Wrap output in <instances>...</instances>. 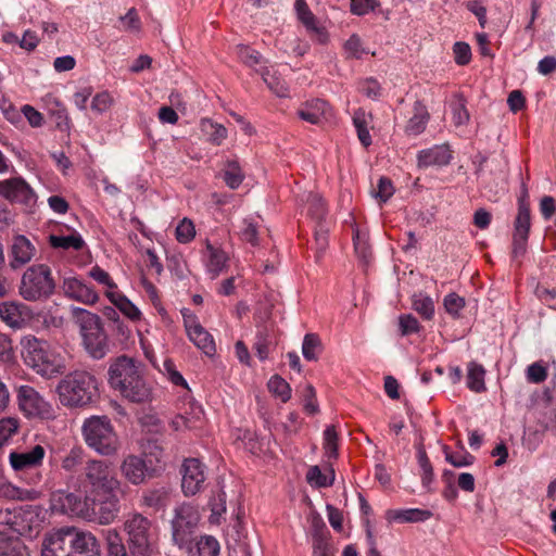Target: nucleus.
Listing matches in <instances>:
<instances>
[{"mask_svg":"<svg viewBox=\"0 0 556 556\" xmlns=\"http://www.w3.org/2000/svg\"><path fill=\"white\" fill-rule=\"evenodd\" d=\"M109 382L130 402L144 403L152 399V388L143 377V367L132 357L122 355L112 361Z\"/></svg>","mask_w":556,"mask_h":556,"instance_id":"obj_1","label":"nucleus"},{"mask_svg":"<svg viewBox=\"0 0 556 556\" xmlns=\"http://www.w3.org/2000/svg\"><path fill=\"white\" fill-rule=\"evenodd\" d=\"M41 556H101V546L92 532L66 526L45 538Z\"/></svg>","mask_w":556,"mask_h":556,"instance_id":"obj_2","label":"nucleus"},{"mask_svg":"<svg viewBox=\"0 0 556 556\" xmlns=\"http://www.w3.org/2000/svg\"><path fill=\"white\" fill-rule=\"evenodd\" d=\"M20 353L24 364L45 379L55 378L66 370L64 357L49 341L34 334L21 338Z\"/></svg>","mask_w":556,"mask_h":556,"instance_id":"obj_3","label":"nucleus"},{"mask_svg":"<svg viewBox=\"0 0 556 556\" xmlns=\"http://www.w3.org/2000/svg\"><path fill=\"white\" fill-rule=\"evenodd\" d=\"M77 480L93 503L97 497L112 495L121 488L114 464L105 459L89 458Z\"/></svg>","mask_w":556,"mask_h":556,"instance_id":"obj_4","label":"nucleus"},{"mask_svg":"<svg viewBox=\"0 0 556 556\" xmlns=\"http://www.w3.org/2000/svg\"><path fill=\"white\" fill-rule=\"evenodd\" d=\"M123 531L126 534V544L143 556H156L159 552L157 527L147 516L138 511H130L125 516Z\"/></svg>","mask_w":556,"mask_h":556,"instance_id":"obj_5","label":"nucleus"},{"mask_svg":"<svg viewBox=\"0 0 556 556\" xmlns=\"http://www.w3.org/2000/svg\"><path fill=\"white\" fill-rule=\"evenodd\" d=\"M58 393L64 406H86L98 395L97 379L86 370H75L59 382Z\"/></svg>","mask_w":556,"mask_h":556,"instance_id":"obj_6","label":"nucleus"},{"mask_svg":"<svg viewBox=\"0 0 556 556\" xmlns=\"http://www.w3.org/2000/svg\"><path fill=\"white\" fill-rule=\"evenodd\" d=\"M74 316L86 352L94 359L103 358L110 351V343L100 316L79 307L74 308Z\"/></svg>","mask_w":556,"mask_h":556,"instance_id":"obj_7","label":"nucleus"},{"mask_svg":"<svg viewBox=\"0 0 556 556\" xmlns=\"http://www.w3.org/2000/svg\"><path fill=\"white\" fill-rule=\"evenodd\" d=\"M87 446L101 456H113L119 450V439L106 416H91L81 426Z\"/></svg>","mask_w":556,"mask_h":556,"instance_id":"obj_8","label":"nucleus"},{"mask_svg":"<svg viewBox=\"0 0 556 556\" xmlns=\"http://www.w3.org/2000/svg\"><path fill=\"white\" fill-rule=\"evenodd\" d=\"M55 290L52 270L47 264H34L22 275L18 286L20 295L27 302L48 300Z\"/></svg>","mask_w":556,"mask_h":556,"instance_id":"obj_9","label":"nucleus"},{"mask_svg":"<svg viewBox=\"0 0 556 556\" xmlns=\"http://www.w3.org/2000/svg\"><path fill=\"white\" fill-rule=\"evenodd\" d=\"M45 456V447L36 444L28 451H12L9 464L21 480L29 485H38L43 479L40 468Z\"/></svg>","mask_w":556,"mask_h":556,"instance_id":"obj_10","label":"nucleus"},{"mask_svg":"<svg viewBox=\"0 0 556 556\" xmlns=\"http://www.w3.org/2000/svg\"><path fill=\"white\" fill-rule=\"evenodd\" d=\"M17 515L10 510L0 511V556H29L28 549L20 539Z\"/></svg>","mask_w":556,"mask_h":556,"instance_id":"obj_11","label":"nucleus"},{"mask_svg":"<svg viewBox=\"0 0 556 556\" xmlns=\"http://www.w3.org/2000/svg\"><path fill=\"white\" fill-rule=\"evenodd\" d=\"M200 520L198 509L188 503H182L175 508L172 520V534L174 542L180 547L192 540V534Z\"/></svg>","mask_w":556,"mask_h":556,"instance_id":"obj_12","label":"nucleus"},{"mask_svg":"<svg viewBox=\"0 0 556 556\" xmlns=\"http://www.w3.org/2000/svg\"><path fill=\"white\" fill-rule=\"evenodd\" d=\"M180 473L182 476L181 491L185 496H193L204 490L207 467L202 460L195 457L185 458Z\"/></svg>","mask_w":556,"mask_h":556,"instance_id":"obj_13","label":"nucleus"},{"mask_svg":"<svg viewBox=\"0 0 556 556\" xmlns=\"http://www.w3.org/2000/svg\"><path fill=\"white\" fill-rule=\"evenodd\" d=\"M90 496L86 494L85 500L80 495L64 490L54 491L51 494V509L65 515L76 516L85 519L91 518L88 506Z\"/></svg>","mask_w":556,"mask_h":556,"instance_id":"obj_14","label":"nucleus"},{"mask_svg":"<svg viewBox=\"0 0 556 556\" xmlns=\"http://www.w3.org/2000/svg\"><path fill=\"white\" fill-rule=\"evenodd\" d=\"M531 228L530 204L527 201V191L518 200V213L514 222L513 254L523 255Z\"/></svg>","mask_w":556,"mask_h":556,"instance_id":"obj_15","label":"nucleus"},{"mask_svg":"<svg viewBox=\"0 0 556 556\" xmlns=\"http://www.w3.org/2000/svg\"><path fill=\"white\" fill-rule=\"evenodd\" d=\"M20 409L27 417H49L52 407L33 387L21 386L16 390Z\"/></svg>","mask_w":556,"mask_h":556,"instance_id":"obj_16","label":"nucleus"},{"mask_svg":"<svg viewBox=\"0 0 556 556\" xmlns=\"http://www.w3.org/2000/svg\"><path fill=\"white\" fill-rule=\"evenodd\" d=\"M30 308L17 301H4L0 303V319L10 328L21 329L30 318Z\"/></svg>","mask_w":556,"mask_h":556,"instance_id":"obj_17","label":"nucleus"},{"mask_svg":"<svg viewBox=\"0 0 556 556\" xmlns=\"http://www.w3.org/2000/svg\"><path fill=\"white\" fill-rule=\"evenodd\" d=\"M63 291L66 298L86 305H93L99 299L98 293L92 287L77 278L64 279Z\"/></svg>","mask_w":556,"mask_h":556,"instance_id":"obj_18","label":"nucleus"},{"mask_svg":"<svg viewBox=\"0 0 556 556\" xmlns=\"http://www.w3.org/2000/svg\"><path fill=\"white\" fill-rule=\"evenodd\" d=\"M453 152L448 144H437L417 154L418 167L445 166L450 164Z\"/></svg>","mask_w":556,"mask_h":556,"instance_id":"obj_19","label":"nucleus"},{"mask_svg":"<svg viewBox=\"0 0 556 556\" xmlns=\"http://www.w3.org/2000/svg\"><path fill=\"white\" fill-rule=\"evenodd\" d=\"M121 471L128 482L139 485L146 481L148 466L143 457L127 455L121 464Z\"/></svg>","mask_w":556,"mask_h":556,"instance_id":"obj_20","label":"nucleus"},{"mask_svg":"<svg viewBox=\"0 0 556 556\" xmlns=\"http://www.w3.org/2000/svg\"><path fill=\"white\" fill-rule=\"evenodd\" d=\"M204 257L206 270L213 279L227 268L229 261L227 253L220 247L213 245L208 240L205 243Z\"/></svg>","mask_w":556,"mask_h":556,"instance_id":"obj_21","label":"nucleus"},{"mask_svg":"<svg viewBox=\"0 0 556 556\" xmlns=\"http://www.w3.org/2000/svg\"><path fill=\"white\" fill-rule=\"evenodd\" d=\"M35 251V247L26 237H15L11 247V267L15 269L30 262Z\"/></svg>","mask_w":556,"mask_h":556,"instance_id":"obj_22","label":"nucleus"},{"mask_svg":"<svg viewBox=\"0 0 556 556\" xmlns=\"http://www.w3.org/2000/svg\"><path fill=\"white\" fill-rule=\"evenodd\" d=\"M329 104L320 99H313L303 103L296 114L298 116L313 125H318L325 119Z\"/></svg>","mask_w":556,"mask_h":556,"instance_id":"obj_23","label":"nucleus"},{"mask_svg":"<svg viewBox=\"0 0 556 556\" xmlns=\"http://www.w3.org/2000/svg\"><path fill=\"white\" fill-rule=\"evenodd\" d=\"M186 328L189 339L197 348L207 356L215 354L216 346L213 337L199 323L187 324Z\"/></svg>","mask_w":556,"mask_h":556,"instance_id":"obj_24","label":"nucleus"},{"mask_svg":"<svg viewBox=\"0 0 556 556\" xmlns=\"http://www.w3.org/2000/svg\"><path fill=\"white\" fill-rule=\"evenodd\" d=\"M432 517V513L428 509L420 508H406V509H389L386 513V518L389 521L400 523L406 522H422Z\"/></svg>","mask_w":556,"mask_h":556,"instance_id":"obj_25","label":"nucleus"},{"mask_svg":"<svg viewBox=\"0 0 556 556\" xmlns=\"http://www.w3.org/2000/svg\"><path fill=\"white\" fill-rule=\"evenodd\" d=\"M106 498L104 501H100L98 510L94 511L92 509L91 516H96V520L100 525H110L115 520L119 513V500L116 496V493L112 495H105Z\"/></svg>","mask_w":556,"mask_h":556,"instance_id":"obj_26","label":"nucleus"},{"mask_svg":"<svg viewBox=\"0 0 556 556\" xmlns=\"http://www.w3.org/2000/svg\"><path fill=\"white\" fill-rule=\"evenodd\" d=\"M40 492L35 489H24L14 485L8 480L0 479V498L13 501H35L39 498Z\"/></svg>","mask_w":556,"mask_h":556,"instance_id":"obj_27","label":"nucleus"},{"mask_svg":"<svg viewBox=\"0 0 556 556\" xmlns=\"http://www.w3.org/2000/svg\"><path fill=\"white\" fill-rule=\"evenodd\" d=\"M105 294L110 302L131 321H138L141 319V312L139 308L123 293L116 290H108Z\"/></svg>","mask_w":556,"mask_h":556,"instance_id":"obj_28","label":"nucleus"},{"mask_svg":"<svg viewBox=\"0 0 556 556\" xmlns=\"http://www.w3.org/2000/svg\"><path fill=\"white\" fill-rule=\"evenodd\" d=\"M429 118L427 106L422 102L416 101L414 103V114L405 126V132L408 136L420 135L426 129Z\"/></svg>","mask_w":556,"mask_h":556,"instance_id":"obj_29","label":"nucleus"},{"mask_svg":"<svg viewBox=\"0 0 556 556\" xmlns=\"http://www.w3.org/2000/svg\"><path fill=\"white\" fill-rule=\"evenodd\" d=\"M256 72L261 74L264 83L277 97L286 98L289 96V87L276 70L266 66L256 70Z\"/></svg>","mask_w":556,"mask_h":556,"instance_id":"obj_30","label":"nucleus"},{"mask_svg":"<svg viewBox=\"0 0 556 556\" xmlns=\"http://www.w3.org/2000/svg\"><path fill=\"white\" fill-rule=\"evenodd\" d=\"M89 458L81 446L75 445L62 456L61 468L65 472H76L80 467L84 468L86 466Z\"/></svg>","mask_w":556,"mask_h":556,"instance_id":"obj_31","label":"nucleus"},{"mask_svg":"<svg viewBox=\"0 0 556 556\" xmlns=\"http://www.w3.org/2000/svg\"><path fill=\"white\" fill-rule=\"evenodd\" d=\"M168 491L165 488L146 490L140 500V506L154 510L163 509L167 505Z\"/></svg>","mask_w":556,"mask_h":556,"instance_id":"obj_32","label":"nucleus"},{"mask_svg":"<svg viewBox=\"0 0 556 556\" xmlns=\"http://www.w3.org/2000/svg\"><path fill=\"white\" fill-rule=\"evenodd\" d=\"M372 116L363 109H358L353 114V125L356 128L357 137L361 143L367 148L371 144V136L369 134L368 124Z\"/></svg>","mask_w":556,"mask_h":556,"instance_id":"obj_33","label":"nucleus"},{"mask_svg":"<svg viewBox=\"0 0 556 556\" xmlns=\"http://www.w3.org/2000/svg\"><path fill=\"white\" fill-rule=\"evenodd\" d=\"M484 378V367L476 362H470L467 368V387L477 393L484 392L486 390Z\"/></svg>","mask_w":556,"mask_h":556,"instance_id":"obj_34","label":"nucleus"},{"mask_svg":"<svg viewBox=\"0 0 556 556\" xmlns=\"http://www.w3.org/2000/svg\"><path fill=\"white\" fill-rule=\"evenodd\" d=\"M236 54L244 65L255 68V71L262 70V67H266L264 65L266 61L264 60L263 55L249 46L238 45L236 47Z\"/></svg>","mask_w":556,"mask_h":556,"instance_id":"obj_35","label":"nucleus"},{"mask_svg":"<svg viewBox=\"0 0 556 556\" xmlns=\"http://www.w3.org/2000/svg\"><path fill=\"white\" fill-rule=\"evenodd\" d=\"M413 309L425 320H431L434 317V302L430 295L418 292L412 296Z\"/></svg>","mask_w":556,"mask_h":556,"instance_id":"obj_36","label":"nucleus"},{"mask_svg":"<svg viewBox=\"0 0 556 556\" xmlns=\"http://www.w3.org/2000/svg\"><path fill=\"white\" fill-rule=\"evenodd\" d=\"M49 243L54 249H63V250H75L80 251L85 241L81 236L77 232L71 233L68 236H56L51 235L49 237Z\"/></svg>","mask_w":556,"mask_h":556,"instance_id":"obj_37","label":"nucleus"},{"mask_svg":"<svg viewBox=\"0 0 556 556\" xmlns=\"http://www.w3.org/2000/svg\"><path fill=\"white\" fill-rule=\"evenodd\" d=\"M417 460L421 469V484L427 491H431L430 486L434 480V472L427 452L422 445L417 447Z\"/></svg>","mask_w":556,"mask_h":556,"instance_id":"obj_38","label":"nucleus"},{"mask_svg":"<svg viewBox=\"0 0 556 556\" xmlns=\"http://www.w3.org/2000/svg\"><path fill=\"white\" fill-rule=\"evenodd\" d=\"M28 191L26 182L20 178L0 181V194L7 199H17Z\"/></svg>","mask_w":556,"mask_h":556,"instance_id":"obj_39","label":"nucleus"},{"mask_svg":"<svg viewBox=\"0 0 556 556\" xmlns=\"http://www.w3.org/2000/svg\"><path fill=\"white\" fill-rule=\"evenodd\" d=\"M244 175L236 160H229L226 162L224 169V181L231 189H237L243 181Z\"/></svg>","mask_w":556,"mask_h":556,"instance_id":"obj_40","label":"nucleus"},{"mask_svg":"<svg viewBox=\"0 0 556 556\" xmlns=\"http://www.w3.org/2000/svg\"><path fill=\"white\" fill-rule=\"evenodd\" d=\"M268 390L275 396L279 397L281 402L287 403L291 399V387L290 384L279 375H274L268 383Z\"/></svg>","mask_w":556,"mask_h":556,"instance_id":"obj_41","label":"nucleus"},{"mask_svg":"<svg viewBox=\"0 0 556 556\" xmlns=\"http://www.w3.org/2000/svg\"><path fill=\"white\" fill-rule=\"evenodd\" d=\"M306 203L308 215L320 223L327 214L326 203L323 198L317 193L309 192Z\"/></svg>","mask_w":556,"mask_h":556,"instance_id":"obj_42","label":"nucleus"},{"mask_svg":"<svg viewBox=\"0 0 556 556\" xmlns=\"http://www.w3.org/2000/svg\"><path fill=\"white\" fill-rule=\"evenodd\" d=\"M202 130L208 136L210 142L215 146H220L228 135L225 126L210 119L202 122Z\"/></svg>","mask_w":556,"mask_h":556,"instance_id":"obj_43","label":"nucleus"},{"mask_svg":"<svg viewBox=\"0 0 556 556\" xmlns=\"http://www.w3.org/2000/svg\"><path fill=\"white\" fill-rule=\"evenodd\" d=\"M306 481L314 488H328L333 484L334 473L333 470H331V477L329 478L321 472L318 466H311L306 472Z\"/></svg>","mask_w":556,"mask_h":556,"instance_id":"obj_44","label":"nucleus"},{"mask_svg":"<svg viewBox=\"0 0 556 556\" xmlns=\"http://www.w3.org/2000/svg\"><path fill=\"white\" fill-rule=\"evenodd\" d=\"M321 352V342L317 334L307 333L303 339L302 353L306 361H316Z\"/></svg>","mask_w":556,"mask_h":556,"instance_id":"obj_45","label":"nucleus"},{"mask_svg":"<svg viewBox=\"0 0 556 556\" xmlns=\"http://www.w3.org/2000/svg\"><path fill=\"white\" fill-rule=\"evenodd\" d=\"M227 495L223 490H219L210 500L211 517L213 523H219L223 515L226 513Z\"/></svg>","mask_w":556,"mask_h":556,"instance_id":"obj_46","label":"nucleus"},{"mask_svg":"<svg viewBox=\"0 0 556 556\" xmlns=\"http://www.w3.org/2000/svg\"><path fill=\"white\" fill-rule=\"evenodd\" d=\"M20 429V420L15 417L0 419V448L12 439Z\"/></svg>","mask_w":556,"mask_h":556,"instance_id":"obj_47","label":"nucleus"},{"mask_svg":"<svg viewBox=\"0 0 556 556\" xmlns=\"http://www.w3.org/2000/svg\"><path fill=\"white\" fill-rule=\"evenodd\" d=\"M465 305V299L455 292L446 294L443 299L445 312L454 319H458L460 317V312Z\"/></svg>","mask_w":556,"mask_h":556,"instance_id":"obj_48","label":"nucleus"},{"mask_svg":"<svg viewBox=\"0 0 556 556\" xmlns=\"http://www.w3.org/2000/svg\"><path fill=\"white\" fill-rule=\"evenodd\" d=\"M456 101L452 104L453 121L456 126L465 125L469 122L470 115L466 108V100L462 94H456Z\"/></svg>","mask_w":556,"mask_h":556,"instance_id":"obj_49","label":"nucleus"},{"mask_svg":"<svg viewBox=\"0 0 556 556\" xmlns=\"http://www.w3.org/2000/svg\"><path fill=\"white\" fill-rule=\"evenodd\" d=\"M176 240L179 243H189L195 237V227L191 219L184 218L176 227Z\"/></svg>","mask_w":556,"mask_h":556,"instance_id":"obj_50","label":"nucleus"},{"mask_svg":"<svg viewBox=\"0 0 556 556\" xmlns=\"http://www.w3.org/2000/svg\"><path fill=\"white\" fill-rule=\"evenodd\" d=\"M420 329L421 325L412 314H402L399 316V330L402 337L418 333Z\"/></svg>","mask_w":556,"mask_h":556,"instance_id":"obj_51","label":"nucleus"},{"mask_svg":"<svg viewBox=\"0 0 556 556\" xmlns=\"http://www.w3.org/2000/svg\"><path fill=\"white\" fill-rule=\"evenodd\" d=\"M324 450L329 458L338 456V434L333 426H328L324 431Z\"/></svg>","mask_w":556,"mask_h":556,"instance_id":"obj_52","label":"nucleus"},{"mask_svg":"<svg viewBox=\"0 0 556 556\" xmlns=\"http://www.w3.org/2000/svg\"><path fill=\"white\" fill-rule=\"evenodd\" d=\"M243 227L240 230L242 240L251 243L253 247L258 244V226L253 218L243 219Z\"/></svg>","mask_w":556,"mask_h":556,"instance_id":"obj_53","label":"nucleus"},{"mask_svg":"<svg viewBox=\"0 0 556 556\" xmlns=\"http://www.w3.org/2000/svg\"><path fill=\"white\" fill-rule=\"evenodd\" d=\"M302 399L305 413H307L308 415H315L319 412L316 399V391L312 384L305 386L302 392Z\"/></svg>","mask_w":556,"mask_h":556,"instance_id":"obj_54","label":"nucleus"},{"mask_svg":"<svg viewBox=\"0 0 556 556\" xmlns=\"http://www.w3.org/2000/svg\"><path fill=\"white\" fill-rule=\"evenodd\" d=\"M344 49L351 56L357 59L362 58L364 54H376L374 51H370L369 48L364 47L361 37H350L344 43Z\"/></svg>","mask_w":556,"mask_h":556,"instance_id":"obj_55","label":"nucleus"},{"mask_svg":"<svg viewBox=\"0 0 556 556\" xmlns=\"http://www.w3.org/2000/svg\"><path fill=\"white\" fill-rule=\"evenodd\" d=\"M526 377L530 383H542L547 378V369L541 362H535L528 366Z\"/></svg>","mask_w":556,"mask_h":556,"instance_id":"obj_56","label":"nucleus"},{"mask_svg":"<svg viewBox=\"0 0 556 556\" xmlns=\"http://www.w3.org/2000/svg\"><path fill=\"white\" fill-rule=\"evenodd\" d=\"M140 18L136 9H130L124 16L119 18V30L122 31H139Z\"/></svg>","mask_w":556,"mask_h":556,"instance_id":"obj_57","label":"nucleus"},{"mask_svg":"<svg viewBox=\"0 0 556 556\" xmlns=\"http://www.w3.org/2000/svg\"><path fill=\"white\" fill-rule=\"evenodd\" d=\"M394 193L392 181L387 177H380L377 188L374 189L372 194L380 202L386 203Z\"/></svg>","mask_w":556,"mask_h":556,"instance_id":"obj_58","label":"nucleus"},{"mask_svg":"<svg viewBox=\"0 0 556 556\" xmlns=\"http://www.w3.org/2000/svg\"><path fill=\"white\" fill-rule=\"evenodd\" d=\"M270 343L271 342L269 337L265 331L257 332L255 342L253 344V350L255 351V354L260 361H265L268 358Z\"/></svg>","mask_w":556,"mask_h":556,"instance_id":"obj_59","label":"nucleus"},{"mask_svg":"<svg viewBox=\"0 0 556 556\" xmlns=\"http://www.w3.org/2000/svg\"><path fill=\"white\" fill-rule=\"evenodd\" d=\"M353 242L356 255L365 263H368L371 256V249L365 237H362L358 230L353 233Z\"/></svg>","mask_w":556,"mask_h":556,"instance_id":"obj_60","label":"nucleus"},{"mask_svg":"<svg viewBox=\"0 0 556 556\" xmlns=\"http://www.w3.org/2000/svg\"><path fill=\"white\" fill-rule=\"evenodd\" d=\"M444 453L446 462L457 468L470 466L475 460L470 453H451L447 446H444Z\"/></svg>","mask_w":556,"mask_h":556,"instance_id":"obj_61","label":"nucleus"},{"mask_svg":"<svg viewBox=\"0 0 556 556\" xmlns=\"http://www.w3.org/2000/svg\"><path fill=\"white\" fill-rule=\"evenodd\" d=\"M219 543L213 536H205L198 543V556H218Z\"/></svg>","mask_w":556,"mask_h":556,"instance_id":"obj_62","label":"nucleus"},{"mask_svg":"<svg viewBox=\"0 0 556 556\" xmlns=\"http://www.w3.org/2000/svg\"><path fill=\"white\" fill-rule=\"evenodd\" d=\"M358 90L372 100L381 96V86L375 78H365L358 83Z\"/></svg>","mask_w":556,"mask_h":556,"instance_id":"obj_63","label":"nucleus"},{"mask_svg":"<svg viewBox=\"0 0 556 556\" xmlns=\"http://www.w3.org/2000/svg\"><path fill=\"white\" fill-rule=\"evenodd\" d=\"M454 61L458 65H467L471 61L470 46L464 41H457L453 46Z\"/></svg>","mask_w":556,"mask_h":556,"instance_id":"obj_64","label":"nucleus"}]
</instances>
